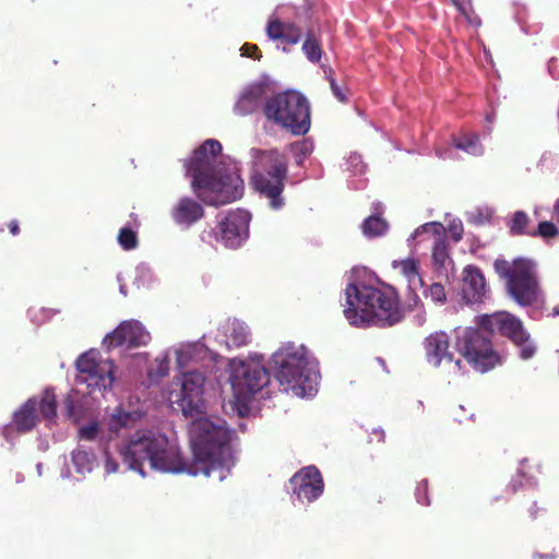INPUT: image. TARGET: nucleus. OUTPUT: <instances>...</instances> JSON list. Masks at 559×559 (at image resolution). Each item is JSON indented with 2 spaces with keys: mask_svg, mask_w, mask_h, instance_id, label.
Wrapping results in <instances>:
<instances>
[{
  "mask_svg": "<svg viewBox=\"0 0 559 559\" xmlns=\"http://www.w3.org/2000/svg\"><path fill=\"white\" fill-rule=\"evenodd\" d=\"M189 433L193 451L190 465L165 433L152 429L136 430L119 447V453L130 469L142 475L143 464L147 462L151 468L162 472L186 471L194 476L203 474L224 480L234 466L230 430L224 424L198 418L191 424Z\"/></svg>",
  "mask_w": 559,
  "mask_h": 559,
  "instance_id": "nucleus-1",
  "label": "nucleus"
},
{
  "mask_svg": "<svg viewBox=\"0 0 559 559\" xmlns=\"http://www.w3.org/2000/svg\"><path fill=\"white\" fill-rule=\"evenodd\" d=\"M222 144L209 139L186 160V174L198 199L210 206H222L242 198L245 185L236 165L215 164Z\"/></svg>",
  "mask_w": 559,
  "mask_h": 559,
  "instance_id": "nucleus-2",
  "label": "nucleus"
},
{
  "mask_svg": "<svg viewBox=\"0 0 559 559\" xmlns=\"http://www.w3.org/2000/svg\"><path fill=\"white\" fill-rule=\"evenodd\" d=\"M417 287L408 288L407 305L401 304L397 292L392 286L378 288L369 285L349 284L345 289L346 305L343 310L349 324L365 326H392L401 322L405 311L414 310L420 298L415 293Z\"/></svg>",
  "mask_w": 559,
  "mask_h": 559,
  "instance_id": "nucleus-3",
  "label": "nucleus"
},
{
  "mask_svg": "<svg viewBox=\"0 0 559 559\" xmlns=\"http://www.w3.org/2000/svg\"><path fill=\"white\" fill-rule=\"evenodd\" d=\"M274 376L284 391L305 397L316 391L318 373L309 367L305 346L283 345L272 356Z\"/></svg>",
  "mask_w": 559,
  "mask_h": 559,
  "instance_id": "nucleus-4",
  "label": "nucleus"
},
{
  "mask_svg": "<svg viewBox=\"0 0 559 559\" xmlns=\"http://www.w3.org/2000/svg\"><path fill=\"white\" fill-rule=\"evenodd\" d=\"M253 170L251 183L261 195L270 201V206L278 210L284 205L282 193L287 179V162L276 150L251 148Z\"/></svg>",
  "mask_w": 559,
  "mask_h": 559,
  "instance_id": "nucleus-5",
  "label": "nucleus"
},
{
  "mask_svg": "<svg viewBox=\"0 0 559 559\" xmlns=\"http://www.w3.org/2000/svg\"><path fill=\"white\" fill-rule=\"evenodd\" d=\"M267 120L304 135L310 129V107L307 98L295 91L276 94L266 99L263 107Z\"/></svg>",
  "mask_w": 559,
  "mask_h": 559,
  "instance_id": "nucleus-6",
  "label": "nucleus"
},
{
  "mask_svg": "<svg viewBox=\"0 0 559 559\" xmlns=\"http://www.w3.org/2000/svg\"><path fill=\"white\" fill-rule=\"evenodd\" d=\"M491 335L480 328V320L477 328H466L456 334L457 352L477 372H487L502 362V357L493 348Z\"/></svg>",
  "mask_w": 559,
  "mask_h": 559,
  "instance_id": "nucleus-7",
  "label": "nucleus"
},
{
  "mask_svg": "<svg viewBox=\"0 0 559 559\" xmlns=\"http://www.w3.org/2000/svg\"><path fill=\"white\" fill-rule=\"evenodd\" d=\"M79 379L91 389L107 390L115 381L116 365L111 359H102L100 354L90 349L75 361Z\"/></svg>",
  "mask_w": 559,
  "mask_h": 559,
  "instance_id": "nucleus-8",
  "label": "nucleus"
},
{
  "mask_svg": "<svg viewBox=\"0 0 559 559\" xmlns=\"http://www.w3.org/2000/svg\"><path fill=\"white\" fill-rule=\"evenodd\" d=\"M270 381L269 371L258 361L241 362L231 377V386L238 400H249Z\"/></svg>",
  "mask_w": 559,
  "mask_h": 559,
  "instance_id": "nucleus-9",
  "label": "nucleus"
},
{
  "mask_svg": "<svg viewBox=\"0 0 559 559\" xmlns=\"http://www.w3.org/2000/svg\"><path fill=\"white\" fill-rule=\"evenodd\" d=\"M250 221L251 215L248 211L241 209L229 211L218 222L217 240L222 241L226 248H239L249 237Z\"/></svg>",
  "mask_w": 559,
  "mask_h": 559,
  "instance_id": "nucleus-10",
  "label": "nucleus"
},
{
  "mask_svg": "<svg viewBox=\"0 0 559 559\" xmlns=\"http://www.w3.org/2000/svg\"><path fill=\"white\" fill-rule=\"evenodd\" d=\"M150 341L151 334L140 321L126 320L108 333L102 344L107 350H111L120 346L138 348L147 345Z\"/></svg>",
  "mask_w": 559,
  "mask_h": 559,
  "instance_id": "nucleus-11",
  "label": "nucleus"
},
{
  "mask_svg": "<svg viewBox=\"0 0 559 559\" xmlns=\"http://www.w3.org/2000/svg\"><path fill=\"white\" fill-rule=\"evenodd\" d=\"M480 328L493 334L499 332L508 337L514 344L523 343L530 340V335L524 330L523 323L515 316L508 312H497L480 317Z\"/></svg>",
  "mask_w": 559,
  "mask_h": 559,
  "instance_id": "nucleus-12",
  "label": "nucleus"
},
{
  "mask_svg": "<svg viewBox=\"0 0 559 559\" xmlns=\"http://www.w3.org/2000/svg\"><path fill=\"white\" fill-rule=\"evenodd\" d=\"M507 288L512 298L521 306H531L536 302L538 283L528 262L516 267L513 278L507 284Z\"/></svg>",
  "mask_w": 559,
  "mask_h": 559,
  "instance_id": "nucleus-13",
  "label": "nucleus"
},
{
  "mask_svg": "<svg viewBox=\"0 0 559 559\" xmlns=\"http://www.w3.org/2000/svg\"><path fill=\"white\" fill-rule=\"evenodd\" d=\"M204 382L205 377L200 371L193 370L183 373L181 388L176 394L174 403L186 416H192L198 411L202 401Z\"/></svg>",
  "mask_w": 559,
  "mask_h": 559,
  "instance_id": "nucleus-14",
  "label": "nucleus"
},
{
  "mask_svg": "<svg viewBox=\"0 0 559 559\" xmlns=\"http://www.w3.org/2000/svg\"><path fill=\"white\" fill-rule=\"evenodd\" d=\"M290 485L297 498L308 502L318 499L324 488L321 473L316 466L301 468L290 478Z\"/></svg>",
  "mask_w": 559,
  "mask_h": 559,
  "instance_id": "nucleus-15",
  "label": "nucleus"
},
{
  "mask_svg": "<svg viewBox=\"0 0 559 559\" xmlns=\"http://www.w3.org/2000/svg\"><path fill=\"white\" fill-rule=\"evenodd\" d=\"M461 292L466 304L483 301L488 288L479 267L469 264L463 269Z\"/></svg>",
  "mask_w": 559,
  "mask_h": 559,
  "instance_id": "nucleus-16",
  "label": "nucleus"
},
{
  "mask_svg": "<svg viewBox=\"0 0 559 559\" xmlns=\"http://www.w3.org/2000/svg\"><path fill=\"white\" fill-rule=\"evenodd\" d=\"M450 338L444 332H435L428 335L424 342L427 361L433 367L442 362H452L453 354L449 350Z\"/></svg>",
  "mask_w": 559,
  "mask_h": 559,
  "instance_id": "nucleus-17",
  "label": "nucleus"
},
{
  "mask_svg": "<svg viewBox=\"0 0 559 559\" xmlns=\"http://www.w3.org/2000/svg\"><path fill=\"white\" fill-rule=\"evenodd\" d=\"M205 211L202 204L192 198L179 199L171 209V217L177 225L190 227L204 217Z\"/></svg>",
  "mask_w": 559,
  "mask_h": 559,
  "instance_id": "nucleus-18",
  "label": "nucleus"
},
{
  "mask_svg": "<svg viewBox=\"0 0 559 559\" xmlns=\"http://www.w3.org/2000/svg\"><path fill=\"white\" fill-rule=\"evenodd\" d=\"M423 230L432 229L436 235H438L437 240L435 241L432 248V261L435 267L441 272L447 271V266L452 263V260L449 254V245L445 238L440 237L441 234L444 233V228L442 224L437 222L426 223L420 226Z\"/></svg>",
  "mask_w": 559,
  "mask_h": 559,
  "instance_id": "nucleus-19",
  "label": "nucleus"
},
{
  "mask_svg": "<svg viewBox=\"0 0 559 559\" xmlns=\"http://www.w3.org/2000/svg\"><path fill=\"white\" fill-rule=\"evenodd\" d=\"M267 36L273 40L296 45L302 37V29L294 23H285L280 20H271L266 27Z\"/></svg>",
  "mask_w": 559,
  "mask_h": 559,
  "instance_id": "nucleus-20",
  "label": "nucleus"
},
{
  "mask_svg": "<svg viewBox=\"0 0 559 559\" xmlns=\"http://www.w3.org/2000/svg\"><path fill=\"white\" fill-rule=\"evenodd\" d=\"M222 331L224 335V342L228 348H239L246 346L250 342V332L248 326L237 320H227L222 325Z\"/></svg>",
  "mask_w": 559,
  "mask_h": 559,
  "instance_id": "nucleus-21",
  "label": "nucleus"
},
{
  "mask_svg": "<svg viewBox=\"0 0 559 559\" xmlns=\"http://www.w3.org/2000/svg\"><path fill=\"white\" fill-rule=\"evenodd\" d=\"M37 418V400L32 397L14 412L13 424L17 431L27 432L36 426Z\"/></svg>",
  "mask_w": 559,
  "mask_h": 559,
  "instance_id": "nucleus-22",
  "label": "nucleus"
},
{
  "mask_svg": "<svg viewBox=\"0 0 559 559\" xmlns=\"http://www.w3.org/2000/svg\"><path fill=\"white\" fill-rule=\"evenodd\" d=\"M265 95V86L263 84L250 85L236 103L235 109L240 115L253 112L262 102Z\"/></svg>",
  "mask_w": 559,
  "mask_h": 559,
  "instance_id": "nucleus-23",
  "label": "nucleus"
},
{
  "mask_svg": "<svg viewBox=\"0 0 559 559\" xmlns=\"http://www.w3.org/2000/svg\"><path fill=\"white\" fill-rule=\"evenodd\" d=\"M392 267L406 278L408 288L424 286V280L419 273V262L414 258L394 260Z\"/></svg>",
  "mask_w": 559,
  "mask_h": 559,
  "instance_id": "nucleus-24",
  "label": "nucleus"
},
{
  "mask_svg": "<svg viewBox=\"0 0 559 559\" xmlns=\"http://www.w3.org/2000/svg\"><path fill=\"white\" fill-rule=\"evenodd\" d=\"M301 50L309 62L319 63L323 56L321 38L313 31L307 32Z\"/></svg>",
  "mask_w": 559,
  "mask_h": 559,
  "instance_id": "nucleus-25",
  "label": "nucleus"
},
{
  "mask_svg": "<svg viewBox=\"0 0 559 559\" xmlns=\"http://www.w3.org/2000/svg\"><path fill=\"white\" fill-rule=\"evenodd\" d=\"M453 144L456 148L474 156H480L484 153V147L477 133L462 134L453 140Z\"/></svg>",
  "mask_w": 559,
  "mask_h": 559,
  "instance_id": "nucleus-26",
  "label": "nucleus"
},
{
  "mask_svg": "<svg viewBox=\"0 0 559 559\" xmlns=\"http://www.w3.org/2000/svg\"><path fill=\"white\" fill-rule=\"evenodd\" d=\"M37 408L47 420H52L57 415V401L52 390L46 389L40 401H37Z\"/></svg>",
  "mask_w": 559,
  "mask_h": 559,
  "instance_id": "nucleus-27",
  "label": "nucleus"
},
{
  "mask_svg": "<svg viewBox=\"0 0 559 559\" xmlns=\"http://www.w3.org/2000/svg\"><path fill=\"white\" fill-rule=\"evenodd\" d=\"M72 462L78 473L91 472L95 464V455L92 452L78 448L72 452Z\"/></svg>",
  "mask_w": 559,
  "mask_h": 559,
  "instance_id": "nucleus-28",
  "label": "nucleus"
},
{
  "mask_svg": "<svg viewBox=\"0 0 559 559\" xmlns=\"http://www.w3.org/2000/svg\"><path fill=\"white\" fill-rule=\"evenodd\" d=\"M531 219L524 211H516L509 224L510 233L515 236H531L533 229L530 228Z\"/></svg>",
  "mask_w": 559,
  "mask_h": 559,
  "instance_id": "nucleus-29",
  "label": "nucleus"
},
{
  "mask_svg": "<svg viewBox=\"0 0 559 559\" xmlns=\"http://www.w3.org/2000/svg\"><path fill=\"white\" fill-rule=\"evenodd\" d=\"M362 233L368 237H378L385 233L388 223L380 216L371 215L362 223Z\"/></svg>",
  "mask_w": 559,
  "mask_h": 559,
  "instance_id": "nucleus-30",
  "label": "nucleus"
},
{
  "mask_svg": "<svg viewBox=\"0 0 559 559\" xmlns=\"http://www.w3.org/2000/svg\"><path fill=\"white\" fill-rule=\"evenodd\" d=\"M527 261L518 259L514 260L512 264H510L507 260L503 259H497L493 262L495 271L498 273V275L507 281V284L510 282L511 278H513V275L515 274V270L520 264H526Z\"/></svg>",
  "mask_w": 559,
  "mask_h": 559,
  "instance_id": "nucleus-31",
  "label": "nucleus"
},
{
  "mask_svg": "<svg viewBox=\"0 0 559 559\" xmlns=\"http://www.w3.org/2000/svg\"><path fill=\"white\" fill-rule=\"evenodd\" d=\"M118 242L124 250H132L138 247V236L134 230L123 227L119 230Z\"/></svg>",
  "mask_w": 559,
  "mask_h": 559,
  "instance_id": "nucleus-32",
  "label": "nucleus"
},
{
  "mask_svg": "<svg viewBox=\"0 0 559 559\" xmlns=\"http://www.w3.org/2000/svg\"><path fill=\"white\" fill-rule=\"evenodd\" d=\"M558 233V227L552 222L544 221L538 224L536 229H533L531 237L548 239L556 237Z\"/></svg>",
  "mask_w": 559,
  "mask_h": 559,
  "instance_id": "nucleus-33",
  "label": "nucleus"
},
{
  "mask_svg": "<svg viewBox=\"0 0 559 559\" xmlns=\"http://www.w3.org/2000/svg\"><path fill=\"white\" fill-rule=\"evenodd\" d=\"M324 73L326 75V79L330 83V87L332 90L333 95L340 100V102H346V96L343 93L342 88L337 85L334 76H333V70L331 68L324 70Z\"/></svg>",
  "mask_w": 559,
  "mask_h": 559,
  "instance_id": "nucleus-34",
  "label": "nucleus"
},
{
  "mask_svg": "<svg viewBox=\"0 0 559 559\" xmlns=\"http://www.w3.org/2000/svg\"><path fill=\"white\" fill-rule=\"evenodd\" d=\"M415 495H416L417 501L420 504H423V506L430 504V500L428 497V480L427 479H423L421 481L418 483V485L416 487Z\"/></svg>",
  "mask_w": 559,
  "mask_h": 559,
  "instance_id": "nucleus-35",
  "label": "nucleus"
},
{
  "mask_svg": "<svg viewBox=\"0 0 559 559\" xmlns=\"http://www.w3.org/2000/svg\"><path fill=\"white\" fill-rule=\"evenodd\" d=\"M428 295L436 302H444L447 299L444 287L440 283H433L430 285Z\"/></svg>",
  "mask_w": 559,
  "mask_h": 559,
  "instance_id": "nucleus-36",
  "label": "nucleus"
},
{
  "mask_svg": "<svg viewBox=\"0 0 559 559\" xmlns=\"http://www.w3.org/2000/svg\"><path fill=\"white\" fill-rule=\"evenodd\" d=\"M98 430H99L98 424L91 423V424L80 428V438L92 441V440L96 439V437L98 435Z\"/></svg>",
  "mask_w": 559,
  "mask_h": 559,
  "instance_id": "nucleus-37",
  "label": "nucleus"
},
{
  "mask_svg": "<svg viewBox=\"0 0 559 559\" xmlns=\"http://www.w3.org/2000/svg\"><path fill=\"white\" fill-rule=\"evenodd\" d=\"M241 56L252 58L254 60H260L262 58V53L260 48L254 44H243L240 48Z\"/></svg>",
  "mask_w": 559,
  "mask_h": 559,
  "instance_id": "nucleus-38",
  "label": "nucleus"
},
{
  "mask_svg": "<svg viewBox=\"0 0 559 559\" xmlns=\"http://www.w3.org/2000/svg\"><path fill=\"white\" fill-rule=\"evenodd\" d=\"M515 345L520 347V356L522 359L532 358L536 352L535 346L531 342H528V340Z\"/></svg>",
  "mask_w": 559,
  "mask_h": 559,
  "instance_id": "nucleus-39",
  "label": "nucleus"
},
{
  "mask_svg": "<svg viewBox=\"0 0 559 559\" xmlns=\"http://www.w3.org/2000/svg\"><path fill=\"white\" fill-rule=\"evenodd\" d=\"M130 418V415L128 413L123 414V418L122 416H114L110 420V424H109V429L111 431H117L119 430L121 427H124L127 425V420Z\"/></svg>",
  "mask_w": 559,
  "mask_h": 559,
  "instance_id": "nucleus-40",
  "label": "nucleus"
},
{
  "mask_svg": "<svg viewBox=\"0 0 559 559\" xmlns=\"http://www.w3.org/2000/svg\"><path fill=\"white\" fill-rule=\"evenodd\" d=\"M451 2L462 15H464L465 17H468V9H469L468 3H464L461 0H451Z\"/></svg>",
  "mask_w": 559,
  "mask_h": 559,
  "instance_id": "nucleus-41",
  "label": "nucleus"
},
{
  "mask_svg": "<svg viewBox=\"0 0 559 559\" xmlns=\"http://www.w3.org/2000/svg\"><path fill=\"white\" fill-rule=\"evenodd\" d=\"M451 235H452V238L454 241H460L462 239V234H463V226L461 224L459 225H451L450 228H449Z\"/></svg>",
  "mask_w": 559,
  "mask_h": 559,
  "instance_id": "nucleus-42",
  "label": "nucleus"
},
{
  "mask_svg": "<svg viewBox=\"0 0 559 559\" xmlns=\"http://www.w3.org/2000/svg\"><path fill=\"white\" fill-rule=\"evenodd\" d=\"M9 231L12 236H17L20 234V224L17 219H12L8 224Z\"/></svg>",
  "mask_w": 559,
  "mask_h": 559,
  "instance_id": "nucleus-43",
  "label": "nucleus"
},
{
  "mask_svg": "<svg viewBox=\"0 0 559 559\" xmlns=\"http://www.w3.org/2000/svg\"><path fill=\"white\" fill-rule=\"evenodd\" d=\"M528 512H530L531 520H536L538 518L539 513L542 512V509L537 506L536 502H534L530 507Z\"/></svg>",
  "mask_w": 559,
  "mask_h": 559,
  "instance_id": "nucleus-44",
  "label": "nucleus"
},
{
  "mask_svg": "<svg viewBox=\"0 0 559 559\" xmlns=\"http://www.w3.org/2000/svg\"><path fill=\"white\" fill-rule=\"evenodd\" d=\"M373 435L379 442L384 441V431L381 429H374Z\"/></svg>",
  "mask_w": 559,
  "mask_h": 559,
  "instance_id": "nucleus-45",
  "label": "nucleus"
},
{
  "mask_svg": "<svg viewBox=\"0 0 559 559\" xmlns=\"http://www.w3.org/2000/svg\"><path fill=\"white\" fill-rule=\"evenodd\" d=\"M554 212H555L556 216L559 217V199L556 201V203L554 205Z\"/></svg>",
  "mask_w": 559,
  "mask_h": 559,
  "instance_id": "nucleus-46",
  "label": "nucleus"
},
{
  "mask_svg": "<svg viewBox=\"0 0 559 559\" xmlns=\"http://www.w3.org/2000/svg\"><path fill=\"white\" fill-rule=\"evenodd\" d=\"M538 559H556V557L554 555H539L538 556Z\"/></svg>",
  "mask_w": 559,
  "mask_h": 559,
  "instance_id": "nucleus-47",
  "label": "nucleus"
},
{
  "mask_svg": "<svg viewBox=\"0 0 559 559\" xmlns=\"http://www.w3.org/2000/svg\"><path fill=\"white\" fill-rule=\"evenodd\" d=\"M552 316H559V306H556V307L552 309Z\"/></svg>",
  "mask_w": 559,
  "mask_h": 559,
  "instance_id": "nucleus-48",
  "label": "nucleus"
},
{
  "mask_svg": "<svg viewBox=\"0 0 559 559\" xmlns=\"http://www.w3.org/2000/svg\"><path fill=\"white\" fill-rule=\"evenodd\" d=\"M510 486L512 487V492H516L518 485L516 484H511Z\"/></svg>",
  "mask_w": 559,
  "mask_h": 559,
  "instance_id": "nucleus-49",
  "label": "nucleus"
},
{
  "mask_svg": "<svg viewBox=\"0 0 559 559\" xmlns=\"http://www.w3.org/2000/svg\"><path fill=\"white\" fill-rule=\"evenodd\" d=\"M455 365L460 368L461 361H460V360H456V361H455Z\"/></svg>",
  "mask_w": 559,
  "mask_h": 559,
  "instance_id": "nucleus-50",
  "label": "nucleus"
},
{
  "mask_svg": "<svg viewBox=\"0 0 559 559\" xmlns=\"http://www.w3.org/2000/svg\"><path fill=\"white\" fill-rule=\"evenodd\" d=\"M3 231H4V229H3V228H0V233H3Z\"/></svg>",
  "mask_w": 559,
  "mask_h": 559,
  "instance_id": "nucleus-51",
  "label": "nucleus"
}]
</instances>
